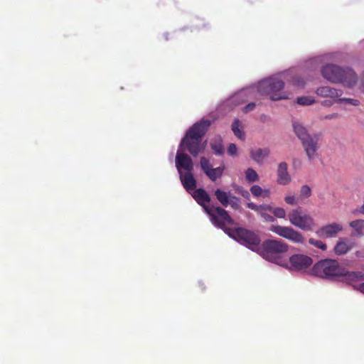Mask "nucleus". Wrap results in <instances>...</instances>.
I'll list each match as a JSON object with an SVG mask.
<instances>
[{"mask_svg":"<svg viewBox=\"0 0 364 364\" xmlns=\"http://www.w3.org/2000/svg\"><path fill=\"white\" fill-rule=\"evenodd\" d=\"M192 197L203 207L213 224L216 227L225 230V224H234V220L226 210L220 206L207 204L210 203V197L203 188L196 189L192 193Z\"/></svg>","mask_w":364,"mask_h":364,"instance_id":"f257e3e1","label":"nucleus"},{"mask_svg":"<svg viewBox=\"0 0 364 364\" xmlns=\"http://www.w3.org/2000/svg\"><path fill=\"white\" fill-rule=\"evenodd\" d=\"M209 119H201L195 123L187 132L182 139L179 149L182 151L186 149L193 156H198L204 147L201 144L202 139L211 125Z\"/></svg>","mask_w":364,"mask_h":364,"instance_id":"f03ea898","label":"nucleus"},{"mask_svg":"<svg viewBox=\"0 0 364 364\" xmlns=\"http://www.w3.org/2000/svg\"><path fill=\"white\" fill-rule=\"evenodd\" d=\"M288 249V245L282 240L267 239L261 243L257 253L266 260L283 266L286 262L283 255Z\"/></svg>","mask_w":364,"mask_h":364,"instance_id":"7ed1b4c3","label":"nucleus"},{"mask_svg":"<svg viewBox=\"0 0 364 364\" xmlns=\"http://www.w3.org/2000/svg\"><path fill=\"white\" fill-rule=\"evenodd\" d=\"M323 77L333 83H342L347 87L354 86L358 77L355 73L350 68H342L339 66L328 64L321 69Z\"/></svg>","mask_w":364,"mask_h":364,"instance_id":"20e7f679","label":"nucleus"},{"mask_svg":"<svg viewBox=\"0 0 364 364\" xmlns=\"http://www.w3.org/2000/svg\"><path fill=\"white\" fill-rule=\"evenodd\" d=\"M223 230L241 245L257 253L261 245V239L257 232L243 228L230 229L226 225Z\"/></svg>","mask_w":364,"mask_h":364,"instance_id":"39448f33","label":"nucleus"},{"mask_svg":"<svg viewBox=\"0 0 364 364\" xmlns=\"http://www.w3.org/2000/svg\"><path fill=\"white\" fill-rule=\"evenodd\" d=\"M284 87V82L277 78L265 79L259 82L257 86L258 92L261 95H269L273 101L287 99L285 92H281Z\"/></svg>","mask_w":364,"mask_h":364,"instance_id":"423d86ee","label":"nucleus"},{"mask_svg":"<svg viewBox=\"0 0 364 364\" xmlns=\"http://www.w3.org/2000/svg\"><path fill=\"white\" fill-rule=\"evenodd\" d=\"M311 271L314 275L321 278L332 279L343 274V267L335 259H325L316 262Z\"/></svg>","mask_w":364,"mask_h":364,"instance_id":"0eeeda50","label":"nucleus"},{"mask_svg":"<svg viewBox=\"0 0 364 364\" xmlns=\"http://www.w3.org/2000/svg\"><path fill=\"white\" fill-rule=\"evenodd\" d=\"M288 219L291 225L305 231H311L315 225L314 218L305 213L301 207L291 210L288 213Z\"/></svg>","mask_w":364,"mask_h":364,"instance_id":"6e6552de","label":"nucleus"},{"mask_svg":"<svg viewBox=\"0 0 364 364\" xmlns=\"http://www.w3.org/2000/svg\"><path fill=\"white\" fill-rule=\"evenodd\" d=\"M269 230L279 236L296 244H304L305 242L304 235L289 226L272 225L270 226Z\"/></svg>","mask_w":364,"mask_h":364,"instance_id":"1a4fd4ad","label":"nucleus"},{"mask_svg":"<svg viewBox=\"0 0 364 364\" xmlns=\"http://www.w3.org/2000/svg\"><path fill=\"white\" fill-rule=\"evenodd\" d=\"M289 263L291 269L304 272L311 266L313 259L303 254H295L289 257Z\"/></svg>","mask_w":364,"mask_h":364,"instance_id":"9d476101","label":"nucleus"},{"mask_svg":"<svg viewBox=\"0 0 364 364\" xmlns=\"http://www.w3.org/2000/svg\"><path fill=\"white\" fill-rule=\"evenodd\" d=\"M306 154L309 161H312L316 156V152L319 148L318 139L316 136H309L301 141Z\"/></svg>","mask_w":364,"mask_h":364,"instance_id":"9b49d317","label":"nucleus"},{"mask_svg":"<svg viewBox=\"0 0 364 364\" xmlns=\"http://www.w3.org/2000/svg\"><path fill=\"white\" fill-rule=\"evenodd\" d=\"M176 166L179 173H181V169H184L186 172H191L193 169V160L190 156L180 152L178 150L176 156Z\"/></svg>","mask_w":364,"mask_h":364,"instance_id":"f8f14e48","label":"nucleus"},{"mask_svg":"<svg viewBox=\"0 0 364 364\" xmlns=\"http://www.w3.org/2000/svg\"><path fill=\"white\" fill-rule=\"evenodd\" d=\"M343 230V226L338 223H331L320 228L316 231V235L321 238L336 237L337 234Z\"/></svg>","mask_w":364,"mask_h":364,"instance_id":"ddd939ff","label":"nucleus"},{"mask_svg":"<svg viewBox=\"0 0 364 364\" xmlns=\"http://www.w3.org/2000/svg\"><path fill=\"white\" fill-rule=\"evenodd\" d=\"M291 182V176L288 172V165L286 162H281L277 168V183L286 186Z\"/></svg>","mask_w":364,"mask_h":364,"instance_id":"4468645a","label":"nucleus"},{"mask_svg":"<svg viewBox=\"0 0 364 364\" xmlns=\"http://www.w3.org/2000/svg\"><path fill=\"white\" fill-rule=\"evenodd\" d=\"M179 175L181 183L187 191L196 188V180L191 172L180 173Z\"/></svg>","mask_w":364,"mask_h":364,"instance_id":"2eb2a0df","label":"nucleus"},{"mask_svg":"<svg viewBox=\"0 0 364 364\" xmlns=\"http://www.w3.org/2000/svg\"><path fill=\"white\" fill-rule=\"evenodd\" d=\"M343 277V281L352 284L353 282L364 280V273L362 272H348L343 268V274H341Z\"/></svg>","mask_w":364,"mask_h":364,"instance_id":"dca6fc26","label":"nucleus"},{"mask_svg":"<svg viewBox=\"0 0 364 364\" xmlns=\"http://www.w3.org/2000/svg\"><path fill=\"white\" fill-rule=\"evenodd\" d=\"M353 247V243H350L347 238H341L334 247L336 255H342L347 253Z\"/></svg>","mask_w":364,"mask_h":364,"instance_id":"f3484780","label":"nucleus"},{"mask_svg":"<svg viewBox=\"0 0 364 364\" xmlns=\"http://www.w3.org/2000/svg\"><path fill=\"white\" fill-rule=\"evenodd\" d=\"M316 94L323 97L334 98L341 96L342 92L329 86H323L317 89Z\"/></svg>","mask_w":364,"mask_h":364,"instance_id":"a211bd4d","label":"nucleus"},{"mask_svg":"<svg viewBox=\"0 0 364 364\" xmlns=\"http://www.w3.org/2000/svg\"><path fill=\"white\" fill-rule=\"evenodd\" d=\"M270 153L268 148L252 149L250 151V157L258 164H262Z\"/></svg>","mask_w":364,"mask_h":364,"instance_id":"6ab92c4d","label":"nucleus"},{"mask_svg":"<svg viewBox=\"0 0 364 364\" xmlns=\"http://www.w3.org/2000/svg\"><path fill=\"white\" fill-rule=\"evenodd\" d=\"M293 129L295 134L301 141L311 136L308 133L306 128L297 122H293Z\"/></svg>","mask_w":364,"mask_h":364,"instance_id":"aec40b11","label":"nucleus"},{"mask_svg":"<svg viewBox=\"0 0 364 364\" xmlns=\"http://www.w3.org/2000/svg\"><path fill=\"white\" fill-rule=\"evenodd\" d=\"M230 192L227 193L220 188H218L215 191V196L216 199L224 207H227L229 205L230 198Z\"/></svg>","mask_w":364,"mask_h":364,"instance_id":"412c9836","label":"nucleus"},{"mask_svg":"<svg viewBox=\"0 0 364 364\" xmlns=\"http://www.w3.org/2000/svg\"><path fill=\"white\" fill-rule=\"evenodd\" d=\"M349 225L355 230V235L360 237L364 235V220L358 219L353 220L350 222Z\"/></svg>","mask_w":364,"mask_h":364,"instance_id":"4be33fe9","label":"nucleus"},{"mask_svg":"<svg viewBox=\"0 0 364 364\" xmlns=\"http://www.w3.org/2000/svg\"><path fill=\"white\" fill-rule=\"evenodd\" d=\"M210 148L216 155L221 156L224 153V147L220 136L210 142Z\"/></svg>","mask_w":364,"mask_h":364,"instance_id":"5701e85b","label":"nucleus"},{"mask_svg":"<svg viewBox=\"0 0 364 364\" xmlns=\"http://www.w3.org/2000/svg\"><path fill=\"white\" fill-rule=\"evenodd\" d=\"M251 193L255 197L267 198L270 196V191L268 189H262L258 185H254L250 188Z\"/></svg>","mask_w":364,"mask_h":364,"instance_id":"b1692460","label":"nucleus"},{"mask_svg":"<svg viewBox=\"0 0 364 364\" xmlns=\"http://www.w3.org/2000/svg\"><path fill=\"white\" fill-rule=\"evenodd\" d=\"M240 127V122L239 119H236L234 120L232 124V131L233 132L234 134L240 139L244 140L245 138V134L242 129Z\"/></svg>","mask_w":364,"mask_h":364,"instance_id":"393cba45","label":"nucleus"},{"mask_svg":"<svg viewBox=\"0 0 364 364\" xmlns=\"http://www.w3.org/2000/svg\"><path fill=\"white\" fill-rule=\"evenodd\" d=\"M224 171V167L219 166L217 168H212L210 171L207 172L208 177L213 181H216L217 178L221 177Z\"/></svg>","mask_w":364,"mask_h":364,"instance_id":"a878e982","label":"nucleus"},{"mask_svg":"<svg viewBox=\"0 0 364 364\" xmlns=\"http://www.w3.org/2000/svg\"><path fill=\"white\" fill-rule=\"evenodd\" d=\"M266 210L270 211L276 218H285L287 213L283 208L280 207H272L271 205H267Z\"/></svg>","mask_w":364,"mask_h":364,"instance_id":"bb28decb","label":"nucleus"},{"mask_svg":"<svg viewBox=\"0 0 364 364\" xmlns=\"http://www.w3.org/2000/svg\"><path fill=\"white\" fill-rule=\"evenodd\" d=\"M245 177L248 182L252 183L259 180L257 173L252 168H248L245 171Z\"/></svg>","mask_w":364,"mask_h":364,"instance_id":"cd10ccee","label":"nucleus"},{"mask_svg":"<svg viewBox=\"0 0 364 364\" xmlns=\"http://www.w3.org/2000/svg\"><path fill=\"white\" fill-rule=\"evenodd\" d=\"M311 196V189L307 185H304L300 189V198L301 200L309 198Z\"/></svg>","mask_w":364,"mask_h":364,"instance_id":"c85d7f7f","label":"nucleus"},{"mask_svg":"<svg viewBox=\"0 0 364 364\" xmlns=\"http://www.w3.org/2000/svg\"><path fill=\"white\" fill-rule=\"evenodd\" d=\"M309 243L315 247L321 249L323 251L326 250L327 246L325 243H323L321 240H316L314 238H310L309 240Z\"/></svg>","mask_w":364,"mask_h":364,"instance_id":"c756f323","label":"nucleus"},{"mask_svg":"<svg viewBox=\"0 0 364 364\" xmlns=\"http://www.w3.org/2000/svg\"><path fill=\"white\" fill-rule=\"evenodd\" d=\"M296 102L300 105H310L314 103L315 100L312 97L305 96L298 97Z\"/></svg>","mask_w":364,"mask_h":364,"instance_id":"7c9ffc66","label":"nucleus"},{"mask_svg":"<svg viewBox=\"0 0 364 364\" xmlns=\"http://www.w3.org/2000/svg\"><path fill=\"white\" fill-rule=\"evenodd\" d=\"M200 164L202 170L204 171L205 174H207V172L210 171V169L212 168L209 160L204 156L200 158Z\"/></svg>","mask_w":364,"mask_h":364,"instance_id":"2f4dec72","label":"nucleus"},{"mask_svg":"<svg viewBox=\"0 0 364 364\" xmlns=\"http://www.w3.org/2000/svg\"><path fill=\"white\" fill-rule=\"evenodd\" d=\"M247 206L251 210H253L259 213L260 212V210H266L267 208V205H257L253 203H248L247 204Z\"/></svg>","mask_w":364,"mask_h":364,"instance_id":"473e14b6","label":"nucleus"},{"mask_svg":"<svg viewBox=\"0 0 364 364\" xmlns=\"http://www.w3.org/2000/svg\"><path fill=\"white\" fill-rule=\"evenodd\" d=\"M284 201L286 202V203L291 205H294L298 203V200H297L296 197L294 195L286 196L284 197Z\"/></svg>","mask_w":364,"mask_h":364,"instance_id":"72a5a7b5","label":"nucleus"},{"mask_svg":"<svg viewBox=\"0 0 364 364\" xmlns=\"http://www.w3.org/2000/svg\"><path fill=\"white\" fill-rule=\"evenodd\" d=\"M338 102H346V103H348L351 105H353V106H358L360 105V102L359 100H356V99H351V98H340L338 99Z\"/></svg>","mask_w":364,"mask_h":364,"instance_id":"f704fd0d","label":"nucleus"},{"mask_svg":"<svg viewBox=\"0 0 364 364\" xmlns=\"http://www.w3.org/2000/svg\"><path fill=\"white\" fill-rule=\"evenodd\" d=\"M259 214L261 217L267 222H274V217L265 212V210H260Z\"/></svg>","mask_w":364,"mask_h":364,"instance_id":"c9c22d12","label":"nucleus"},{"mask_svg":"<svg viewBox=\"0 0 364 364\" xmlns=\"http://www.w3.org/2000/svg\"><path fill=\"white\" fill-rule=\"evenodd\" d=\"M237 152V148L236 145L233 143L229 144L228 147V154L230 156H236Z\"/></svg>","mask_w":364,"mask_h":364,"instance_id":"e433bc0d","label":"nucleus"},{"mask_svg":"<svg viewBox=\"0 0 364 364\" xmlns=\"http://www.w3.org/2000/svg\"><path fill=\"white\" fill-rule=\"evenodd\" d=\"M229 204L234 209H237L239 208L238 198L235 196H232L230 198Z\"/></svg>","mask_w":364,"mask_h":364,"instance_id":"4c0bfd02","label":"nucleus"},{"mask_svg":"<svg viewBox=\"0 0 364 364\" xmlns=\"http://www.w3.org/2000/svg\"><path fill=\"white\" fill-rule=\"evenodd\" d=\"M256 105L255 102H251V103H249L248 105H247L244 108H243V112H245V113H247L252 110H253L255 107Z\"/></svg>","mask_w":364,"mask_h":364,"instance_id":"58836bf2","label":"nucleus"},{"mask_svg":"<svg viewBox=\"0 0 364 364\" xmlns=\"http://www.w3.org/2000/svg\"><path fill=\"white\" fill-rule=\"evenodd\" d=\"M293 83L294 85L301 87H304V81L301 78H295Z\"/></svg>","mask_w":364,"mask_h":364,"instance_id":"ea45409f","label":"nucleus"},{"mask_svg":"<svg viewBox=\"0 0 364 364\" xmlns=\"http://www.w3.org/2000/svg\"><path fill=\"white\" fill-rule=\"evenodd\" d=\"M338 117H339L338 114L333 113V114H331L326 115L323 117V119H336Z\"/></svg>","mask_w":364,"mask_h":364,"instance_id":"a19ab883","label":"nucleus"},{"mask_svg":"<svg viewBox=\"0 0 364 364\" xmlns=\"http://www.w3.org/2000/svg\"><path fill=\"white\" fill-rule=\"evenodd\" d=\"M358 290L364 294V282L358 286Z\"/></svg>","mask_w":364,"mask_h":364,"instance_id":"79ce46f5","label":"nucleus"},{"mask_svg":"<svg viewBox=\"0 0 364 364\" xmlns=\"http://www.w3.org/2000/svg\"><path fill=\"white\" fill-rule=\"evenodd\" d=\"M323 105H325V106H329V105H332V102H330V101H326H326H324V102H323Z\"/></svg>","mask_w":364,"mask_h":364,"instance_id":"37998d69","label":"nucleus"},{"mask_svg":"<svg viewBox=\"0 0 364 364\" xmlns=\"http://www.w3.org/2000/svg\"><path fill=\"white\" fill-rule=\"evenodd\" d=\"M355 254H356V255H357L358 257H362V256H363V254H362L360 252H359V251L356 252V253H355Z\"/></svg>","mask_w":364,"mask_h":364,"instance_id":"c03bdc74","label":"nucleus"}]
</instances>
